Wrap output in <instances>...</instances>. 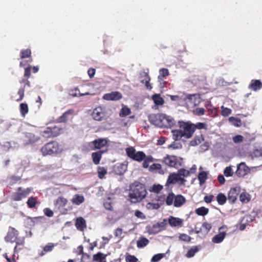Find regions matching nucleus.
<instances>
[{
	"label": "nucleus",
	"instance_id": "obj_1",
	"mask_svg": "<svg viewBox=\"0 0 262 262\" xmlns=\"http://www.w3.org/2000/svg\"><path fill=\"white\" fill-rule=\"evenodd\" d=\"M147 194V191L144 184L138 181H135L130 184L128 198L132 203L141 202Z\"/></svg>",
	"mask_w": 262,
	"mask_h": 262
},
{
	"label": "nucleus",
	"instance_id": "obj_2",
	"mask_svg": "<svg viewBox=\"0 0 262 262\" xmlns=\"http://www.w3.org/2000/svg\"><path fill=\"white\" fill-rule=\"evenodd\" d=\"M178 125L180 129L171 131L172 138L174 141L180 140L182 137L189 139L192 137L194 134V128L192 127L193 123L190 121H179Z\"/></svg>",
	"mask_w": 262,
	"mask_h": 262
},
{
	"label": "nucleus",
	"instance_id": "obj_3",
	"mask_svg": "<svg viewBox=\"0 0 262 262\" xmlns=\"http://www.w3.org/2000/svg\"><path fill=\"white\" fill-rule=\"evenodd\" d=\"M148 119L151 124L159 127L171 128L176 124L172 117L163 114L150 115Z\"/></svg>",
	"mask_w": 262,
	"mask_h": 262
},
{
	"label": "nucleus",
	"instance_id": "obj_4",
	"mask_svg": "<svg viewBox=\"0 0 262 262\" xmlns=\"http://www.w3.org/2000/svg\"><path fill=\"white\" fill-rule=\"evenodd\" d=\"M40 151L43 156H52L60 154L62 151V148L58 142L56 141H52L42 146Z\"/></svg>",
	"mask_w": 262,
	"mask_h": 262
},
{
	"label": "nucleus",
	"instance_id": "obj_5",
	"mask_svg": "<svg viewBox=\"0 0 262 262\" xmlns=\"http://www.w3.org/2000/svg\"><path fill=\"white\" fill-rule=\"evenodd\" d=\"M162 163L169 167L178 169L182 166L183 159L176 156L167 155L163 158Z\"/></svg>",
	"mask_w": 262,
	"mask_h": 262
},
{
	"label": "nucleus",
	"instance_id": "obj_6",
	"mask_svg": "<svg viewBox=\"0 0 262 262\" xmlns=\"http://www.w3.org/2000/svg\"><path fill=\"white\" fill-rule=\"evenodd\" d=\"M33 189L32 187L24 188L22 187H18L16 191L12 194L11 199L13 201H20L26 198L32 192Z\"/></svg>",
	"mask_w": 262,
	"mask_h": 262
},
{
	"label": "nucleus",
	"instance_id": "obj_7",
	"mask_svg": "<svg viewBox=\"0 0 262 262\" xmlns=\"http://www.w3.org/2000/svg\"><path fill=\"white\" fill-rule=\"evenodd\" d=\"M40 139L38 135H36L32 132H26L23 134L22 140L24 145L33 144L38 142Z\"/></svg>",
	"mask_w": 262,
	"mask_h": 262
},
{
	"label": "nucleus",
	"instance_id": "obj_8",
	"mask_svg": "<svg viewBox=\"0 0 262 262\" xmlns=\"http://www.w3.org/2000/svg\"><path fill=\"white\" fill-rule=\"evenodd\" d=\"M92 116L96 121H101L106 119V112L105 108L102 106H98L94 109Z\"/></svg>",
	"mask_w": 262,
	"mask_h": 262
},
{
	"label": "nucleus",
	"instance_id": "obj_9",
	"mask_svg": "<svg viewBox=\"0 0 262 262\" xmlns=\"http://www.w3.org/2000/svg\"><path fill=\"white\" fill-rule=\"evenodd\" d=\"M108 140L105 138H99L89 143L91 149L95 150L96 149H100L104 147H107Z\"/></svg>",
	"mask_w": 262,
	"mask_h": 262
},
{
	"label": "nucleus",
	"instance_id": "obj_10",
	"mask_svg": "<svg viewBox=\"0 0 262 262\" xmlns=\"http://www.w3.org/2000/svg\"><path fill=\"white\" fill-rule=\"evenodd\" d=\"M18 231L14 228L9 227L8 232L5 237V241L6 242L14 243L18 238Z\"/></svg>",
	"mask_w": 262,
	"mask_h": 262
},
{
	"label": "nucleus",
	"instance_id": "obj_11",
	"mask_svg": "<svg viewBox=\"0 0 262 262\" xmlns=\"http://www.w3.org/2000/svg\"><path fill=\"white\" fill-rule=\"evenodd\" d=\"M178 181H180L181 184H183L186 182V180L184 178L179 177L178 172L177 173H173L168 176L166 185L168 186L170 184H174Z\"/></svg>",
	"mask_w": 262,
	"mask_h": 262
},
{
	"label": "nucleus",
	"instance_id": "obj_12",
	"mask_svg": "<svg viewBox=\"0 0 262 262\" xmlns=\"http://www.w3.org/2000/svg\"><path fill=\"white\" fill-rule=\"evenodd\" d=\"M122 98V94L117 91L112 92L110 93L105 94L103 98L106 100L117 101Z\"/></svg>",
	"mask_w": 262,
	"mask_h": 262
},
{
	"label": "nucleus",
	"instance_id": "obj_13",
	"mask_svg": "<svg viewBox=\"0 0 262 262\" xmlns=\"http://www.w3.org/2000/svg\"><path fill=\"white\" fill-rule=\"evenodd\" d=\"M127 165L123 163L116 164L113 167V171L117 175H122L126 171Z\"/></svg>",
	"mask_w": 262,
	"mask_h": 262
},
{
	"label": "nucleus",
	"instance_id": "obj_14",
	"mask_svg": "<svg viewBox=\"0 0 262 262\" xmlns=\"http://www.w3.org/2000/svg\"><path fill=\"white\" fill-rule=\"evenodd\" d=\"M74 113V109L68 110L58 118V121L59 122H67L69 119L73 117Z\"/></svg>",
	"mask_w": 262,
	"mask_h": 262
},
{
	"label": "nucleus",
	"instance_id": "obj_15",
	"mask_svg": "<svg viewBox=\"0 0 262 262\" xmlns=\"http://www.w3.org/2000/svg\"><path fill=\"white\" fill-rule=\"evenodd\" d=\"M239 192V189L237 187L231 188L228 194V200L231 204L235 203L237 199V196Z\"/></svg>",
	"mask_w": 262,
	"mask_h": 262
},
{
	"label": "nucleus",
	"instance_id": "obj_16",
	"mask_svg": "<svg viewBox=\"0 0 262 262\" xmlns=\"http://www.w3.org/2000/svg\"><path fill=\"white\" fill-rule=\"evenodd\" d=\"M249 171L248 167L246 166L245 163H241L237 167L235 171V174L239 177L245 176L247 174Z\"/></svg>",
	"mask_w": 262,
	"mask_h": 262
},
{
	"label": "nucleus",
	"instance_id": "obj_17",
	"mask_svg": "<svg viewBox=\"0 0 262 262\" xmlns=\"http://www.w3.org/2000/svg\"><path fill=\"white\" fill-rule=\"evenodd\" d=\"M108 149L106 148L105 150H99L96 152L92 154V158L93 163L95 165H98L100 163V160L102 158V155L106 152Z\"/></svg>",
	"mask_w": 262,
	"mask_h": 262
},
{
	"label": "nucleus",
	"instance_id": "obj_18",
	"mask_svg": "<svg viewBox=\"0 0 262 262\" xmlns=\"http://www.w3.org/2000/svg\"><path fill=\"white\" fill-rule=\"evenodd\" d=\"M225 227L224 226H222L220 228L219 230L220 231V233L217 234L215 235L212 238V242L214 243H221L224 239L225 238L226 233L225 231H221Z\"/></svg>",
	"mask_w": 262,
	"mask_h": 262
},
{
	"label": "nucleus",
	"instance_id": "obj_19",
	"mask_svg": "<svg viewBox=\"0 0 262 262\" xmlns=\"http://www.w3.org/2000/svg\"><path fill=\"white\" fill-rule=\"evenodd\" d=\"M75 226L77 229L83 231L86 228L85 220L82 217H79L76 219Z\"/></svg>",
	"mask_w": 262,
	"mask_h": 262
},
{
	"label": "nucleus",
	"instance_id": "obj_20",
	"mask_svg": "<svg viewBox=\"0 0 262 262\" xmlns=\"http://www.w3.org/2000/svg\"><path fill=\"white\" fill-rule=\"evenodd\" d=\"M186 202V199L181 194L175 195L173 206L176 207H181Z\"/></svg>",
	"mask_w": 262,
	"mask_h": 262
},
{
	"label": "nucleus",
	"instance_id": "obj_21",
	"mask_svg": "<svg viewBox=\"0 0 262 262\" xmlns=\"http://www.w3.org/2000/svg\"><path fill=\"white\" fill-rule=\"evenodd\" d=\"M168 223L171 227H182L183 220L180 218L170 216L168 219Z\"/></svg>",
	"mask_w": 262,
	"mask_h": 262
},
{
	"label": "nucleus",
	"instance_id": "obj_22",
	"mask_svg": "<svg viewBox=\"0 0 262 262\" xmlns=\"http://www.w3.org/2000/svg\"><path fill=\"white\" fill-rule=\"evenodd\" d=\"M16 245L14 248V253H18L20 250L24 248L25 238H18L15 241Z\"/></svg>",
	"mask_w": 262,
	"mask_h": 262
},
{
	"label": "nucleus",
	"instance_id": "obj_23",
	"mask_svg": "<svg viewBox=\"0 0 262 262\" xmlns=\"http://www.w3.org/2000/svg\"><path fill=\"white\" fill-rule=\"evenodd\" d=\"M249 88L254 91L259 90L262 88V82L259 80H252Z\"/></svg>",
	"mask_w": 262,
	"mask_h": 262
},
{
	"label": "nucleus",
	"instance_id": "obj_24",
	"mask_svg": "<svg viewBox=\"0 0 262 262\" xmlns=\"http://www.w3.org/2000/svg\"><path fill=\"white\" fill-rule=\"evenodd\" d=\"M84 198L82 195L76 194L73 196L71 199V202L74 205H80L84 202Z\"/></svg>",
	"mask_w": 262,
	"mask_h": 262
},
{
	"label": "nucleus",
	"instance_id": "obj_25",
	"mask_svg": "<svg viewBox=\"0 0 262 262\" xmlns=\"http://www.w3.org/2000/svg\"><path fill=\"white\" fill-rule=\"evenodd\" d=\"M40 202L37 201L36 197H29L27 201V205L28 208L33 209L35 208L36 205H39Z\"/></svg>",
	"mask_w": 262,
	"mask_h": 262
},
{
	"label": "nucleus",
	"instance_id": "obj_26",
	"mask_svg": "<svg viewBox=\"0 0 262 262\" xmlns=\"http://www.w3.org/2000/svg\"><path fill=\"white\" fill-rule=\"evenodd\" d=\"M67 203L68 200L67 199L62 196H60L54 201V205L59 209L64 207L67 205Z\"/></svg>",
	"mask_w": 262,
	"mask_h": 262
},
{
	"label": "nucleus",
	"instance_id": "obj_27",
	"mask_svg": "<svg viewBox=\"0 0 262 262\" xmlns=\"http://www.w3.org/2000/svg\"><path fill=\"white\" fill-rule=\"evenodd\" d=\"M149 170L151 172H157L159 174H163L164 171L162 169V166L159 163H154L149 167Z\"/></svg>",
	"mask_w": 262,
	"mask_h": 262
},
{
	"label": "nucleus",
	"instance_id": "obj_28",
	"mask_svg": "<svg viewBox=\"0 0 262 262\" xmlns=\"http://www.w3.org/2000/svg\"><path fill=\"white\" fill-rule=\"evenodd\" d=\"M151 98L154 103L157 106L162 105L164 103V100L161 97L160 94H155L152 96Z\"/></svg>",
	"mask_w": 262,
	"mask_h": 262
},
{
	"label": "nucleus",
	"instance_id": "obj_29",
	"mask_svg": "<svg viewBox=\"0 0 262 262\" xmlns=\"http://www.w3.org/2000/svg\"><path fill=\"white\" fill-rule=\"evenodd\" d=\"M201 248L202 246L201 245L192 246L187 252L186 257L188 258L193 257Z\"/></svg>",
	"mask_w": 262,
	"mask_h": 262
},
{
	"label": "nucleus",
	"instance_id": "obj_30",
	"mask_svg": "<svg viewBox=\"0 0 262 262\" xmlns=\"http://www.w3.org/2000/svg\"><path fill=\"white\" fill-rule=\"evenodd\" d=\"M55 245H56L52 243H48L43 247V250L40 253H39V255L40 256H42L46 253L52 251Z\"/></svg>",
	"mask_w": 262,
	"mask_h": 262
},
{
	"label": "nucleus",
	"instance_id": "obj_31",
	"mask_svg": "<svg viewBox=\"0 0 262 262\" xmlns=\"http://www.w3.org/2000/svg\"><path fill=\"white\" fill-rule=\"evenodd\" d=\"M106 255L103 254L101 252H98L94 254L93 256V259L96 262H106Z\"/></svg>",
	"mask_w": 262,
	"mask_h": 262
},
{
	"label": "nucleus",
	"instance_id": "obj_32",
	"mask_svg": "<svg viewBox=\"0 0 262 262\" xmlns=\"http://www.w3.org/2000/svg\"><path fill=\"white\" fill-rule=\"evenodd\" d=\"M149 243V240L144 237H141L137 242V246L139 248H141L147 246Z\"/></svg>",
	"mask_w": 262,
	"mask_h": 262
},
{
	"label": "nucleus",
	"instance_id": "obj_33",
	"mask_svg": "<svg viewBox=\"0 0 262 262\" xmlns=\"http://www.w3.org/2000/svg\"><path fill=\"white\" fill-rule=\"evenodd\" d=\"M50 127L51 129V135L53 137L59 135L62 130V127L59 126H50Z\"/></svg>",
	"mask_w": 262,
	"mask_h": 262
},
{
	"label": "nucleus",
	"instance_id": "obj_34",
	"mask_svg": "<svg viewBox=\"0 0 262 262\" xmlns=\"http://www.w3.org/2000/svg\"><path fill=\"white\" fill-rule=\"evenodd\" d=\"M145 158H146L145 154L143 151H140L136 153L132 159L136 161L141 162Z\"/></svg>",
	"mask_w": 262,
	"mask_h": 262
},
{
	"label": "nucleus",
	"instance_id": "obj_35",
	"mask_svg": "<svg viewBox=\"0 0 262 262\" xmlns=\"http://www.w3.org/2000/svg\"><path fill=\"white\" fill-rule=\"evenodd\" d=\"M132 112L130 109L126 105H123L120 111L119 116L121 117H124L126 116L129 115Z\"/></svg>",
	"mask_w": 262,
	"mask_h": 262
},
{
	"label": "nucleus",
	"instance_id": "obj_36",
	"mask_svg": "<svg viewBox=\"0 0 262 262\" xmlns=\"http://www.w3.org/2000/svg\"><path fill=\"white\" fill-rule=\"evenodd\" d=\"M161 230L160 229L159 225L156 224L149 228L148 232L150 234H155L160 232Z\"/></svg>",
	"mask_w": 262,
	"mask_h": 262
},
{
	"label": "nucleus",
	"instance_id": "obj_37",
	"mask_svg": "<svg viewBox=\"0 0 262 262\" xmlns=\"http://www.w3.org/2000/svg\"><path fill=\"white\" fill-rule=\"evenodd\" d=\"M229 121L232 125L236 127H240L242 125L241 120L234 117H229Z\"/></svg>",
	"mask_w": 262,
	"mask_h": 262
},
{
	"label": "nucleus",
	"instance_id": "obj_38",
	"mask_svg": "<svg viewBox=\"0 0 262 262\" xmlns=\"http://www.w3.org/2000/svg\"><path fill=\"white\" fill-rule=\"evenodd\" d=\"M227 200H228V198H227L226 195L222 193H219L216 196V201L219 204L221 205L225 204Z\"/></svg>",
	"mask_w": 262,
	"mask_h": 262
},
{
	"label": "nucleus",
	"instance_id": "obj_39",
	"mask_svg": "<svg viewBox=\"0 0 262 262\" xmlns=\"http://www.w3.org/2000/svg\"><path fill=\"white\" fill-rule=\"evenodd\" d=\"M204 141V138L202 135L200 136H196L191 141L190 144L192 146H196L202 143Z\"/></svg>",
	"mask_w": 262,
	"mask_h": 262
},
{
	"label": "nucleus",
	"instance_id": "obj_40",
	"mask_svg": "<svg viewBox=\"0 0 262 262\" xmlns=\"http://www.w3.org/2000/svg\"><path fill=\"white\" fill-rule=\"evenodd\" d=\"M209 209L205 207H201L195 209V212L200 216H205L208 213Z\"/></svg>",
	"mask_w": 262,
	"mask_h": 262
},
{
	"label": "nucleus",
	"instance_id": "obj_41",
	"mask_svg": "<svg viewBox=\"0 0 262 262\" xmlns=\"http://www.w3.org/2000/svg\"><path fill=\"white\" fill-rule=\"evenodd\" d=\"M19 110L21 116L25 117L29 111L28 104L26 103H21L19 105Z\"/></svg>",
	"mask_w": 262,
	"mask_h": 262
},
{
	"label": "nucleus",
	"instance_id": "obj_42",
	"mask_svg": "<svg viewBox=\"0 0 262 262\" xmlns=\"http://www.w3.org/2000/svg\"><path fill=\"white\" fill-rule=\"evenodd\" d=\"M98 177L99 179H103L107 173V169L104 167L98 166L97 168Z\"/></svg>",
	"mask_w": 262,
	"mask_h": 262
},
{
	"label": "nucleus",
	"instance_id": "obj_43",
	"mask_svg": "<svg viewBox=\"0 0 262 262\" xmlns=\"http://www.w3.org/2000/svg\"><path fill=\"white\" fill-rule=\"evenodd\" d=\"M169 74V71L167 69L162 68L159 70V75L158 76L159 81L162 80V78L168 76Z\"/></svg>",
	"mask_w": 262,
	"mask_h": 262
},
{
	"label": "nucleus",
	"instance_id": "obj_44",
	"mask_svg": "<svg viewBox=\"0 0 262 262\" xmlns=\"http://www.w3.org/2000/svg\"><path fill=\"white\" fill-rule=\"evenodd\" d=\"M174 198L175 194L173 193H169L165 199L166 205L168 206H170L172 204H173Z\"/></svg>",
	"mask_w": 262,
	"mask_h": 262
},
{
	"label": "nucleus",
	"instance_id": "obj_45",
	"mask_svg": "<svg viewBox=\"0 0 262 262\" xmlns=\"http://www.w3.org/2000/svg\"><path fill=\"white\" fill-rule=\"evenodd\" d=\"M127 156L130 159H133L134 155L137 152L135 148L134 147H129L125 149Z\"/></svg>",
	"mask_w": 262,
	"mask_h": 262
},
{
	"label": "nucleus",
	"instance_id": "obj_46",
	"mask_svg": "<svg viewBox=\"0 0 262 262\" xmlns=\"http://www.w3.org/2000/svg\"><path fill=\"white\" fill-rule=\"evenodd\" d=\"M239 200L242 203H248L250 200V195L247 193L243 192L239 195Z\"/></svg>",
	"mask_w": 262,
	"mask_h": 262
},
{
	"label": "nucleus",
	"instance_id": "obj_47",
	"mask_svg": "<svg viewBox=\"0 0 262 262\" xmlns=\"http://www.w3.org/2000/svg\"><path fill=\"white\" fill-rule=\"evenodd\" d=\"M31 51L30 49H27L25 50H22L20 51V57L21 59L25 58H28L31 56Z\"/></svg>",
	"mask_w": 262,
	"mask_h": 262
},
{
	"label": "nucleus",
	"instance_id": "obj_48",
	"mask_svg": "<svg viewBox=\"0 0 262 262\" xmlns=\"http://www.w3.org/2000/svg\"><path fill=\"white\" fill-rule=\"evenodd\" d=\"M207 178V174L205 171H202L198 175V179L200 184H203L205 182Z\"/></svg>",
	"mask_w": 262,
	"mask_h": 262
},
{
	"label": "nucleus",
	"instance_id": "obj_49",
	"mask_svg": "<svg viewBox=\"0 0 262 262\" xmlns=\"http://www.w3.org/2000/svg\"><path fill=\"white\" fill-rule=\"evenodd\" d=\"M142 166L144 168H147L149 167V163L152 162L154 158L151 156H146L144 159Z\"/></svg>",
	"mask_w": 262,
	"mask_h": 262
},
{
	"label": "nucleus",
	"instance_id": "obj_50",
	"mask_svg": "<svg viewBox=\"0 0 262 262\" xmlns=\"http://www.w3.org/2000/svg\"><path fill=\"white\" fill-rule=\"evenodd\" d=\"M179 177H187L190 176V171L188 170H186L184 168H181L178 171Z\"/></svg>",
	"mask_w": 262,
	"mask_h": 262
},
{
	"label": "nucleus",
	"instance_id": "obj_51",
	"mask_svg": "<svg viewBox=\"0 0 262 262\" xmlns=\"http://www.w3.org/2000/svg\"><path fill=\"white\" fill-rule=\"evenodd\" d=\"M192 238L185 233H181L179 236V239L181 241L189 243L191 241Z\"/></svg>",
	"mask_w": 262,
	"mask_h": 262
},
{
	"label": "nucleus",
	"instance_id": "obj_52",
	"mask_svg": "<svg viewBox=\"0 0 262 262\" xmlns=\"http://www.w3.org/2000/svg\"><path fill=\"white\" fill-rule=\"evenodd\" d=\"M25 86H20V88L18 91L17 94L19 95V97L16 99V101H20L23 100L25 95Z\"/></svg>",
	"mask_w": 262,
	"mask_h": 262
},
{
	"label": "nucleus",
	"instance_id": "obj_53",
	"mask_svg": "<svg viewBox=\"0 0 262 262\" xmlns=\"http://www.w3.org/2000/svg\"><path fill=\"white\" fill-rule=\"evenodd\" d=\"M192 126H192L193 128H193L194 132H195V130L196 129H206L207 128L206 124L205 123H202V122H197L195 124H193V125H192Z\"/></svg>",
	"mask_w": 262,
	"mask_h": 262
},
{
	"label": "nucleus",
	"instance_id": "obj_54",
	"mask_svg": "<svg viewBox=\"0 0 262 262\" xmlns=\"http://www.w3.org/2000/svg\"><path fill=\"white\" fill-rule=\"evenodd\" d=\"M51 129L50 127H47L46 129L42 132V135L45 138L53 137L51 135Z\"/></svg>",
	"mask_w": 262,
	"mask_h": 262
},
{
	"label": "nucleus",
	"instance_id": "obj_55",
	"mask_svg": "<svg viewBox=\"0 0 262 262\" xmlns=\"http://www.w3.org/2000/svg\"><path fill=\"white\" fill-rule=\"evenodd\" d=\"M224 174L227 177H231L233 176V172L231 166H228L225 168L224 170Z\"/></svg>",
	"mask_w": 262,
	"mask_h": 262
},
{
	"label": "nucleus",
	"instance_id": "obj_56",
	"mask_svg": "<svg viewBox=\"0 0 262 262\" xmlns=\"http://www.w3.org/2000/svg\"><path fill=\"white\" fill-rule=\"evenodd\" d=\"M221 108H222L221 114L222 116H223L224 117L228 116L232 112L231 110L229 108L224 107V106H222Z\"/></svg>",
	"mask_w": 262,
	"mask_h": 262
},
{
	"label": "nucleus",
	"instance_id": "obj_57",
	"mask_svg": "<svg viewBox=\"0 0 262 262\" xmlns=\"http://www.w3.org/2000/svg\"><path fill=\"white\" fill-rule=\"evenodd\" d=\"M244 137L240 135L235 136L232 138L233 141L234 143L237 144L242 142L244 140Z\"/></svg>",
	"mask_w": 262,
	"mask_h": 262
},
{
	"label": "nucleus",
	"instance_id": "obj_58",
	"mask_svg": "<svg viewBox=\"0 0 262 262\" xmlns=\"http://www.w3.org/2000/svg\"><path fill=\"white\" fill-rule=\"evenodd\" d=\"M205 110L203 107H197L194 111L193 113L195 115L202 116L204 115Z\"/></svg>",
	"mask_w": 262,
	"mask_h": 262
},
{
	"label": "nucleus",
	"instance_id": "obj_59",
	"mask_svg": "<svg viewBox=\"0 0 262 262\" xmlns=\"http://www.w3.org/2000/svg\"><path fill=\"white\" fill-rule=\"evenodd\" d=\"M125 260L126 262H137L138 260L135 256L127 254L125 257Z\"/></svg>",
	"mask_w": 262,
	"mask_h": 262
},
{
	"label": "nucleus",
	"instance_id": "obj_60",
	"mask_svg": "<svg viewBox=\"0 0 262 262\" xmlns=\"http://www.w3.org/2000/svg\"><path fill=\"white\" fill-rule=\"evenodd\" d=\"M211 224L208 222H204L202 224V228L205 229V234H207L211 229Z\"/></svg>",
	"mask_w": 262,
	"mask_h": 262
},
{
	"label": "nucleus",
	"instance_id": "obj_61",
	"mask_svg": "<svg viewBox=\"0 0 262 262\" xmlns=\"http://www.w3.org/2000/svg\"><path fill=\"white\" fill-rule=\"evenodd\" d=\"M164 256V254L159 253L154 255L151 258L152 262H157L161 260Z\"/></svg>",
	"mask_w": 262,
	"mask_h": 262
},
{
	"label": "nucleus",
	"instance_id": "obj_62",
	"mask_svg": "<svg viewBox=\"0 0 262 262\" xmlns=\"http://www.w3.org/2000/svg\"><path fill=\"white\" fill-rule=\"evenodd\" d=\"M15 254V253H13V255H12L11 256H9L8 254L6 253L3 255V256L6 258L7 262H16L14 258Z\"/></svg>",
	"mask_w": 262,
	"mask_h": 262
},
{
	"label": "nucleus",
	"instance_id": "obj_63",
	"mask_svg": "<svg viewBox=\"0 0 262 262\" xmlns=\"http://www.w3.org/2000/svg\"><path fill=\"white\" fill-rule=\"evenodd\" d=\"M29 219H30L33 223L41 222L42 220H46L44 216H37V217H29Z\"/></svg>",
	"mask_w": 262,
	"mask_h": 262
},
{
	"label": "nucleus",
	"instance_id": "obj_64",
	"mask_svg": "<svg viewBox=\"0 0 262 262\" xmlns=\"http://www.w3.org/2000/svg\"><path fill=\"white\" fill-rule=\"evenodd\" d=\"M32 67L28 66V67L25 69L24 72V77L27 78V79L29 78L31 76V71Z\"/></svg>",
	"mask_w": 262,
	"mask_h": 262
}]
</instances>
